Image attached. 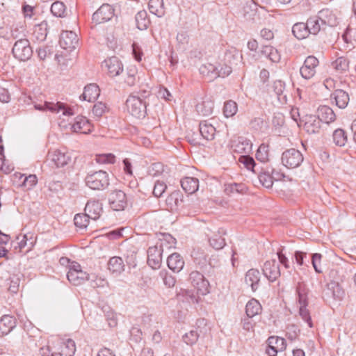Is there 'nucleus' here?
<instances>
[{"label": "nucleus", "instance_id": "57", "mask_svg": "<svg viewBox=\"0 0 356 356\" xmlns=\"http://www.w3.org/2000/svg\"><path fill=\"white\" fill-rule=\"evenodd\" d=\"M163 165L161 163L152 164L148 169V174L152 177H157L163 172Z\"/></svg>", "mask_w": 356, "mask_h": 356}, {"label": "nucleus", "instance_id": "16", "mask_svg": "<svg viewBox=\"0 0 356 356\" xmlns=\"http://www.w3.org/2000/svg\"><path fill=\"white\" fill-rule=\"evenodd\" d=\"M161 247L152 246L147 250V264L153 269L159 268L162 261Z\"/></svg>", "mask_w": 356, "mask_h": 356}, {"label": "nucleus", "instance_id": "18", "mask_svg": "<svg viewBox=\"0 0 356 356\" xmlns=\"http://www.w3.org/2000/svg\"><path fill=\"white\" fill-rule=\"evenodd\" d=\"M84 211L88 220H97L102 211V204L98 200L88 201Z\"/></svg>", "mask_w": 356, "mask_h": 356}, {"label": "nucleus", "instance_id": "42", "mask_svg": "<svg viewBox=\"0 0 356 356\" xmlns=\"http://www.w3.org/2000/svg\"><path fill=\"white\" fill-rule=\"evenodd\" d=\"M306 24L309 33L313 35H316L321 29H323V25L321 24V20L318 19V15L316 17L308 19Z\"/></svg>", "mask_w": 356, "mask_h": 356}, {"label": "nucleus", "instance_id": "19", "mask_svg": "<svg viewBox=\"0 0 356 356\" xmlns=\"http://www.w3.org/2000/svg\"><path fill=\"white\" fill-rule=\"evenodd\" d=\"M262 270L264 275L270 282H274L280 275L279 266L275 259L266 261Z\"/></svg>", "mask_w": 356, "mask_h": 356}, {"label": "nucleus", "instance_id": "22", "mask_svg": "<svg viewBox=\"0 0 356 356\" xmlns=\"http://www.w3.org/2000/svg\"><path fill=\"white\" fill-rule=\"evenodd\" d=\"M72 129L74 132L88 134L92 130V125L86 117L77 116L72 124Z\"/></svg>", "mask_w": 356, "mask_h": 356}, {"label": "nucleus", "instance_id": "31", "mask_svg": "<svg viewBox=\"0 0 356 356\" xmlns=\"http://www.w3.org/2000/svg\"><path fill=\"white\" fill-rule=\"evenodd\" d=\"M213 106V102L210 98L205 97L196 105V111L200 115L209 116L212 114Z\"/></svg>", "mask_w": 356, "mask_h": 356}, {"label": "nucleus", "instance_id": "50", "mask_svg": "<svg viewBox=\"0 0 356 356\" xmlns=\"http://www.w3.org/2000/svg\"><path fill=\"white\" fill-rule=\"evenodd\" d=\"M256 158L258 161L266 163L269 160V147L268 145L261 144L256 153Z\"/></svg>", "mask_w": 356, "mask_h": 356}, {"label": "nucleus", "instance_id": "53", "mask_svg": "<svg viewBox=\"0 0 356 356\" xmlns=\"http://www.w3.org/2000/svg\"><path fill=\"white\" fill-rule=\"evenodd\" d=\"M137 75V70L136 67L131 66L127 68V77L125 79V82L127 85L132 86L136 83Z\"/></svg>", "mask_w": 356, "mask_h": 356}, {"label": "nucleus", "instance_id": "21", "mask_svg": "<svg viewBox=\"0 0 356 356\" xmlns=\"http://www.w3.org/2000/svg\"><path fill=\"white\" fill-rule=\"evenodd\" d=\"M270 90L275 93L280 104H284L287 103V91L286 84L283 81L276 80L273 81Z\"/></svg>", "mask_w": 356, "mask_h": 356}, {"label": "nucleus", "instance_id": "13", "mask_svg": "<svg viewBox=\"0 0 356 356\" xmlns=\"http://www.w3.org/2000/svg\"><path fill=\"white\" fill-rule=\"evenodd\" d=\"M48 159L53 163L56 167L61 168L67 165L71 161V155L67 151L56 149L48 154Z\"/></svg>", "mask_w": 356, "mask_h": 356}, {"label": "nucleus", "instance_id": "35", "mask_svg": "<svg viewBox=\"0 0 356 356\" xmlns=\"http://www.w3.org/2000/svg\"><path fill=\"white\" fill-rule=\"evenodd\" d=\"M148 8L152 14L157 16L158 17H163L165 13L163 0H149Z\"/></svg>", "mask_w": 356, "mask_h": 356}, {"label": "nucleus", "instance_id": "44", "mask_svg": "<svg viewBox=\"0 0 356 356\" xmlns=\"http://www.w3.org/2000/svg\"><path fill=\"white\" fill-rule=\"evenodd\" d=\"M51 13L56 17H65L67 15L66 6L61 1H55L51 6Z\"/></svg>", "mask_w": 356, "mask_h": 356}, {"label": "nucleus", "instance_id": "64", "mask_svg": "<svg viewBox=\"0 0 356 356\" xmlns=\"http://www.w3.org/2000/svg\"><path fill=\"white\" fill-rule=\"evenodd\" d=\"M16 243H17L19 251H22V250L25 248L27 244V235H22V234H20L16 237Z\"/></svg>", "mask_w": 356, "mask_h": 356}, {"label": "nucleus", "instance_id": "1", "mask_svg": "<svg viewBox=\"0 0 356 356\" xmlns=\"http://www.w3.org/2000/svg\"><path fill=\"white\" fill-rule=\"evenodd\" d=\"M296 291L298 296V302L300 305L299 315L302 319L305 321L309 327H313L312 321L311 318L310 313L307 309L308 305L307 293L308 289L304 283L299 282L298 284Z\"/></svg>", "mask_w": 356, "mask_h": 356}, {"label": "nucleus", "instance_id": "55", "mask_svg": "<svg viewBox=\"0 0 356 356\" xmlns=\"http://www.w3.org/2000/svg\"><path fill=\"white\" fill-rule=\"evenodd\" d=\"M258 179L260 184L267 188H269L273 186V179L268 173H260L258 176Z\"/></svg>", "mask_w": 356, "mask_h": 356}, {"label": "nucleus", "instance_id": "27", "mask_svg": "<svg viewBox=\"0 0 356 356\" xmlns=\"http://www.w3.org/2000/svg\"><path fill=\"white\" fill-rule=\"evenodd\" d=\"M318 19L321 20V24L330 26H335L337 24V18L332 10L330 9H323L318 12Z\"/></svg>", "mask_w": 356, "mask_h": 356}, {"label": "nucleus", "instance_id": "9", "mask_svg": "<svg viewBox=\"0 0 356 356\" xmlns=\"http://www.w3.org/2000/svg\"><path fill=\"white\" fill-rule=\"evenodd\" d=\"M108 202L114 211H122L127 207L126 194L121 190L113 191L108 196Z\"/></svg>", "mask_w": 356, "mask_h": 356}, {"label": "nucleus", "instance_id": "47", "mask_svg": "<svg viewBox=\"0 0 356 356\" xmlns=\"http://www.w3.org/2000/svg\"><path fill=\"white\" fill-rule=\"evenodd\" d=\"M268 343L269 346L274 347L280 351L285 350L286 344L285 339L282 337L272 336L268 339Z\"/></svg>", "mask_w": 356, "mask_h": 356}, {"label": "nucleus", "instance_id": "5", "mask_svg": "<svg viewBox=\"0 0 356 356\" xmlns=\"http://www.w3.org/2000/svg\"><path fill=\"white\" fill-rule=\"evenodd\" d=\"M12 52L14 57L20 61L28 60L33 54L30 42L26 38L16 41L13 45Z\"/></svg>", "mask_w": 356, "mask_h": 356}, {"label": "nucleus", "instance_id": "54", "mask_svg": "<svg viewBox=\"0 0 356 356\" xmlns=\"http://www.w3.org/2000/svg\"><path fill=\"white\" fill-rule=\"evenodd\" d=\"M300 329L296 325H289L286 327V337L290 341H293L296 340L300 334Z\"/></svg>", "mask_w": 356, "mask_h": 356}, {"label": "nucleus", "instance_id": "15", "mask_svg": "<svg viewBox=\"0 0 356 356\" xmlns=\"http://www.w3.org/2000/svg\"><path fill=\"white\" fill-rule=\"evenodd\" d=\"M59 44L61 48L71 51L78 44V38L76 33L71 31H63L60 34Z\"/></svg>", "mask_w": 356, "mask_h": 356}, {"label": "nucleus", "instance_id": "33", "mask_svg": "<svg viewBox=\"0 0 356 356\" xmlns=\"http://www.w3.org/2000/svg\"><path fill=\"white\" fill-rule=\"evenodd\" d=\"M320 122L329 124L336 119V115L332 109L327 106H322L318 110V116Z\"/></svg>", "mask_w": 356, "mask_h": 356}, {"label": "nucleus", "instance_id": "25", "mask_svg": "<svg viewBox=\"0 0 356 356\" xmlns=\"http://www.w3.org/2000/svg\"><path fill=\"white\" fill-rule=\"evenodd\" d=\"M16 326V319L10 315H4L0 318V336L9 334Z\"/></svg>", "mask_w": 356, "mask_h": 356}, {"label": "nucleus", "instance_id": "7", "mask_svg": "<svg viewBox=\"0 0 356 356\" xmlns=\"http://www.w3.org/2000/svg\"><path fill=\"white\" fill-rule=\"evenodd\" d=\"M197 327L195 330H192L183 336V340L187 345L193 346L201 334L205 335L210 330L209 327H207L204 319L197 320Z\"/></svg>", "mask_w": 356, "mask_h": 356}, {"label": "nucleus", "instance_id": "32", "mask_svg": "<svg viewBox=\"0 0 356 356\" xmlns=\"http://www.w3.org/2000/svg\"><path fill=\"white\" fill-rule=\"evenodd\" d=\"M183 190L188 194H193L199 188V180L194 177H185L181 180Z\"/></svg>", "mask_w": 356, "mask_h": 356}, {"label": "nucleus", "instance_id": "52", "mask_svg": "<svg viewBox=\"0 0 356 356\" xmlns=\"http://www.w3.org/2000/svg\"><path fill=\"white\" fill-rule=\"evenodd\" d=\"M95 161L99 164H112L115 161V156L111 153L97 154Z\"/></svg>", "mask_w": 356, "mask_h": 356}, {"label": "nucleus", "instance_id": "39", "mask_svg": "<svg viewBox=\"0 0 356 356\" xmlns=\"http://www.w3.org/2000/svg\"><path fill=\"white\" fill-rule=\"evenodd\" d=\"M292 33L298 40L305 39L309 34L307 24L302 22L295 24L292 28Z\"/></svg>", "mask_w": 356, "mask_h": 356}, {"label": "nucleus", "instance_id": "30", "mask_svg": "<svg viewBox=\"0 0 356 356\" xmlns=\"http://www.w3.org/2000/svg\"><path fill=\"white\" fill-rule=\"evenodd\" d=\"M226 234V231L222 228L218 229L217 233L213 232L209 236L210 245L216 250H220L225 245V240L222 237Z\"/></svg>", "mask_w": 356, "mask_h": 356}, {"label": "nucleus", "instance_id": "45", "mask_svg": "<svg viewBox=\"0 0 356 356\" xmlns=\"http://www.w3.org/2000/svg\"><path fill=\"white\" fill-rule=\"evenodd\" d=\"M349 63L350 62L347 58L341 56L332 63V66L338 72H344L348 70Z\"/></svg>", "mask_w": 356, "mask_h": 356}, {"label": "nucleus", "instance_id": "14", "mask_svg": "<svg viewBox=\"0 0 356 356\" xmlns=\"http://www.w3.org/2000/svg\"><path fill=\"white\" fill-rule=\"evenodd\" d=\"M300 126L309 134L318 133L321 129L320 119L314 115H307L301 120Z\"/></svg>", "mask_w": 356, "mask_h": 356}, {"label": "nucleus", "instance_id": "17", "mask_svg": "<svg viewBox=\"0 0 356 356\" xmlns=\"http://www.w3.org/2000/svg\"><path fill=\"white\" fill-rule=\"evenodd\" d=\"M102 67L106 69L108 74L113 77L119 75L123 71L121 61L115 56L106 59Z\"/></svg>", "mask_w": 356, "mask_h": 356}, {"label": "nucleus", "instance_id": "41", "mask_svg": "<svg viewBox=\"0 0 356 356\" xmlns=\"http://www.w3.org/2000/svg\"><path fill=\"white\" fill-rule=\"evenodd\" d=\"M33 35L37 40L44 41L47 35V22L43 21L40 24L35 25Z\"/></svg>", "mask_w": 356, "mask_h": 356}, {"label": "nucleus", "instance_id": "11", "mask_svg": "<svg viewBox=\"0 0 356 356\" xmlns=\"http://www.w3.org/2000/svg\"><path fill=\"white\" fill-rule=\"evenodd\" d=\"M318 60L314 56H309L304 61L302 66L300 69V72L302 78L310 79L316 74V69L318 65Z\"/></svg>", "mask_w": 356, "mask_h": 356}, {"label": "nucleus", "instance_id": "34", "mask_svg": "<svg viewBox=\"0 0 356 356\" xmlns=\"http://www.w3.org/2000/svg\"><path fill=\"white\" fill-rule=\"evenodd\" d=\"M183 194L179 191H175L166 199V204L170 209H177L183 202Z\"/></svg>", "mask_w": 356, "mask_h": 356}, {"label": "nucleus", "instance_id": "4", "mask_svg": "<svg viewBox=\"0 0 356 356\" xmlns=\"http://www.w3.org/2000/svg\"><path fill=\"white\" fill-rule=\"evenodd\" d=\"M127 111L136 118H144L146 115V103L136 95H129L126 101Z\"/></svg>", "mask_w": 356, "mask_h": 356}, {"label": "nucleus", "instance_id": "20", "mask_svg": "<svg viewBox=\"0 0 356 356\" xmlns=\"http://www.w3.org/2000/svg\"><path fill=\"white\" fill-rule=\"evenodd\" d=\"M62 343L60 341H56L55 337L49 340L46 346L40 349V354L42 356H61L60 354V348Z\"/></svg>", "mask_w": 356, "mask_h": 356}, {"label": "nucleus", "instance_id": "48", "mask_svg": "<svg viewBox=\"0 0 356 356\" xmlns=\"http://www.w3.org/2000/svg\"><path fill=\"white\" fill-rule=\"evenodd\" d=\"M333 141L337 146L343 147L347 142V135L344 130L338 129L333 133Z\"/></svg>", "mask_w": 356, "mask_h": 356}, {"label": "nucleus", "instance_id": "49", "mask_svg": "<svg viewBox=\"0 0 356 356\" xmlns=\"http://www.w3.org/2000/svg\"><path fill=\"white\" fill-rule=\"evenodd\" d=\"M238 111V106L235 102L229 100L225 102L223 114L226 118L234 116Z\"/></svg>", "mask_w": 356, "mask_h": 356}, {"label": "nucleus", "instance_id": "62", "mask_svg": "<svg viewBox=\"0 0 356 356\" xmlns=\"http://www.w3.org/2000/svg\"><path fill=\"white\" fill-rule=\"evenodd\" d=\"M232 67L227 64H224L223 65L217 66V74L218 77H225L229 75L232 72Z\"/></svg>", "mask_w": 356, "mask_h": 356}, {"label": "nucleus", "instance_id": "10", "mask_svg": "<svg viewBox=\"0 0 356 356\" xmlns=\"http://www.w3.org/2000/svg\"><path fill=\"white\" fill-rule=\"evenodd\" d=\"M34 107L36 110L40 111H49L51 113H58L61 111L62 114L65 116L73 115L71 109L65 108L64 104L60 102L54 103L45 102L44 104H35Z\"/></svg>", "mask_w": 356, "mask_h": 356}, {"label": "nucleus", "instance_id": "12", "mask_svg": "<svg viewBox=\"0 0 356 356\" xmlns=\"http://www.w3.org/2000/svg\"><path fill=\"white\" fill-rule=\"evenodd\" d=\"M114 9L109 4H103L93 15L92 21L96 24L104 23L112 19Z\"/></svg>", "mask_w": 356, "mask_h": 356}, {"label": "nucleus", "instance_id": "58", "mask_svg": "<svg viewBox=\"0 0 356 356\" xmlns=\"http://www.w3.org/2000/svg\"><path fill=\"white\" fill-rule=\"evenodd\" d=\"M167 188V186L163 181H157L154 184L153 194L155 197H161L163 193L165 191Z\"/></svg>", "mask_w": 356, "mask_h": 356}, {"label": "nucleus", "instance_id": "36", "mask_svg": "<svg viewBox=\"0 0 356 356\" xmlns=\"http://www.w3.org/2000/svg\"><path fill=\"white\" fill-rule=\"evenodd\" d=\"M200 132L204 138L211 140L214 138L216 128L207 121H203L200 123Z\"/></svg>", "mask_w": 356, "mask_h": 356}, {"label": "nucleus", "instance_id": "37", "mask_svg": "<svg viewBox=\"0 0 356 356\" xmlns=\"http://www.w3.org/2000/svg\"><path fill=\"white\" fill-rule=\"evenodd\" d=\"M261 305L259 302L255 299H252L248 302L245 307V313L249 318H252L261 312Z\"/></svg>", "mask_w": 356, "mask_h": 356}, {"label": "nucleus", "instance_id": "24", "mask_svg": "<svg viewBox=\"0 0 356 356\" xmlns=\"http://www.w3.org/2000/svg\"><path fill=\"white\" fill-rule=\"evenodd\" d=\"M56 341H60L62 345L60 348L61 356H73L76 351L75 342L71 339L55 337Z\"/></svg>", "mask_w": 356, "mask_h": 356}, {"label": "nucleus", "instance_id": "59", "mask_svg": "<svg viewBox=\"0 0 356 356\" xmlns=\"http://www.w3.org/2000/svg\"><path fill=\"white\" fill-rule=\"evenodd\" d=\"M321 259L322 255L318 253L313 254L312 256V264L315 270V271L318 273H322L321 268Z\"/></svg>", "mask_w": 356, "mask_h": 356}, {"label": "nucleus", "instance_id": "6", "mask_svg": "<svg viewBox=\"0 0 356 356\" xmlns=\"http://www.w3.org/2000/svg\"><path fill=\"white\" fill-rule=\"evenodd\" d=\"M302 153L294 148L284 151L282 155V163L288 168H296L300 165L303 161Z\"/></svg>", "mask_w": 356, "mask_h": 356}, {"label": "nucleus", "instance_id": "61", "mask_svg": "<svg viewBox=\"0 0 356 356\" xmlns=\"http://www.w3.org/2000/svg\"><path fill=\"white\" fill-rule=\"evenodd\" d=\"M239 161L243 163L248 170L254 171L256 163L252 157L250 156H241L239 158Z\"/></svg>", "mask_w": 356, "mask_h": 356}, {"label": "nucleus", "instance_id": "29", "mask_svg": "<svg viewBox=\"0 0 356 356\" xmlns=\"http://www.w3.org/2000/svg\"><path fill=\"white\" fill-rule=\"evenodd\" d=\"M259 281L260 273L258 270L252 268L246 273L245 282L246 284L250 286L252 291L257 290Z\"/></svg>", "mask_w": 356, "mask_h": 356}, {"label": "nucleus", "instance_id": "3", "mask_svg": "<svg viewBox=\"0 0 356 356\" xmlns=\"http://www.w3.org/2000/svg\"><path fill=\"white\" fill-rule=\"evenodd\" d=\"M86 185L93 190H104L109 185L108 175L99 170L88 174L86 177Z\"/></svg>", "mask_w": 356, "mask_h": 356}, {"label": "nucleus", "instance_id": "40", "mask_svg": "<svg viewBox=\"0 0 356 356\" xmlns=\"http://www.w3.org/2000/svg\"><path fill=\"white\" fill-rule=\"evenodd\" d=\"M135 19L137 28L140 30H146L150 24L147 13L144 10L138 11Z\"/></svg>", "mask_w": 356, "mask_h": 356}, {"label": "nucleus", "instance_id": "23", "mask_svg": "<svg viewBox=\"0 0 356 356\" xmlns=\"http://www.w3.org/2000/svg\"><path fill=\"white\" fill-rule=\"evenodd\" d=\"M99 94V86L95 83H90L84 88L83 92L80 96V99L92 102L97 99Z\"/></svg>", "mask_w": 356, "mask_h": 356}, {"label": "nucleus", "instance_id": "51", "mask_svg": "<svg viewBox=\"0 0 356 356\" xmlns=\"http://www.w3.org/2000/svg\"><path fill=\"white\" fill-rule=\"evenodd\" d=\"M244 186L241 184H229L225 185V192L228 195H232L237 193H243Z\"/></svg>", "mask_w": 356, "mask_h": 356}, {"label": "nucleus", "instance_id": "38", "mask_svg": "<svg viewBox=\"0 0 356 356\" xmlns=\"http://www.w3.org/2000/svg\"><path fill=\"white\" fill-rule=\"evenodd\" d=\"M108 270L113 273L120 274L124 270V264L121 257H111L108 264Z\"/></svg>", "mask_w": 356, "mask_h": 356}, {"label": "nucleus", "instance_id": "26", "mask_svg": "<svg viewBox=\"0 0 356 356\" xmlns=\"http://www.w3.org/2000/svg\"><path fill=\"white\" fill-rule=\"evenodd\" d=\"M167 264L171 270L175 273H179L184 266V261L179 253L175 252L168 257Z\"/></svg>", "mask_w": 356, "mask_h": 356}, {"label": "nucleus", "instance_id": "28", "mask_svg": "<svg viewBox=\"0 0 356 356\" xmlns=\"http://www.w3.org/2000/svg\"><path fill=\"white\" fill-rule=\"evenodd\" d=\"M331 99H334L339 108H345L349 102V95L343 90H336L331 94Z\"/></svg>", "mask_w": 356, "mask_h": 356}, {"label": "nucleus", "instance_id": "63", "mask_svg": "<svg viewBox=\"0 0 356 356\" xmlns=\"http://www.w3.org/2000/svg\"><path fill=\"white\" fill-rule=\"evenodd\" d=\"M38 179L35 175H30L26 177L22 182V185L28 189L31 188L36 185Z\"/></svg>", "mask_w": 356, "mask_h": 356}, {"label": "nucleus", "instance_id": "46", "mask_svg": "<svg viewBox=\"0 0 356 356\" xmlns=\"http://www.w3.org/2000/svg\"><path fill=\"white\" fill-rule=\"evenodd\" d=\"M177 296L182 301H186L189 303H197L198 297L195 295L194 292L191 290L181 289Z\"/></svg>", "mask_w": 356, "mask_h": 356}, {"label": "nucleus", "instance_id": "2", "mask_svg": "<svg viewBox=\"0 0 356 356\" xmlns=\"http://www.w3.org/2000/svg\"><path fill=\"white\" fill-rule=\"evenodd\" d=\"M67 277L72 284L79 286L90 280V275L82 270L78 262L72 261L68 266Z\"/></svg>", "mask_w": 356, "mask_h": 356}, {"label": "nucleus", "instance_id": "60", "mask_svg": "<svg viewBox=\"0 0 356 356\" xmlns=\"http://www.w3.org/2000/svg\"><path fill=\"white\" fill-rule=\"evenodd\" d=\"M107 110V107L102 102H99L93 106L92 113L95 117L99 118Z\"/></svg>", "mask_w": 356, "mask_h": 356}, {"label": "nucleus", "instance_id": "43", "mask_svg": "<svg viewBox=\"0 0 356 356\" xmlns=\"http://www.w3.org/2000/svg\"><path fill=\"white\" fill-rule=\"evenodd\" d=\"M200 72L210 80L218 78L217 66L211 63L202 65L200 68Z\"/></svg>", "mask_w": 356, "mask_h": 356}, {"label": "nucleus", "instance_id": "56", "mask_svg": "<svg viewBox=\"0 0 356 356\" xmlns=\"http://www.w3.org/2000/svg\"><path fill=\"white\" fill-rule=\"evenodd\" d=\"M331 289L332 290V297L334 299L341 300L343 299L345 295V292L341 286L337 283H333L331 284Z\"/></svg>", "mask_w": 356, "mask_h": 356}, {"label": "nucleus", "instance_id": "8", "mask_svg": "<svg viewBox=\"0 0 356 356\" xmlns=\"http://www.w3.org/2000/svg\"><path fill=\"white\" fill-rule=\"evenodd\" d=\"M189 280L199 294L204 296L209 293V282L200 272L192 271L189 275Z\"/></svg>", "mask_w": 356, "mask_h": 356}]
</instances>
